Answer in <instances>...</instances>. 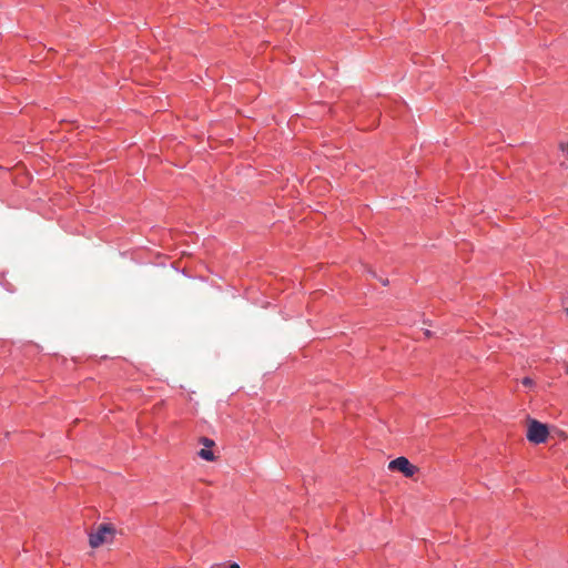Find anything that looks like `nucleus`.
<instances>
[{
	"label": "nucleus",
	"mask_w": 568,
	"mask_h": 568,
	"mask_svg": "<svg viewBox=\"0 0 568 568\" xmlns=\"http://www.w3.org/2000/svg\"><path fill=\"white\" fill-rule=\"evenodd\" d=\"M388 469L392 471H399L407 478H412L418 471V467L413 465L404 456L390 460L388 464Z\"/></svg>",
	"instance_id": "obj_3"
},
{
	"label": "nucleus",
	"mask_w": 568,
	"mask_h": 568,
	"mask_svg": "<svg viewBox=\"0 0 568 568\" xmlns=\"http://www.w3.org/2000/svg\"><path fill=\"white\" fill-rule=\"evenodd\" d=\"M425 335H426L427 337H430V336H432V332H430V331H428V329H426V331H425Z\"/></svg>",
	"instance_id": "obj_8"
},
{
	"label": "nucleus",
	"mask_w": 568,
	"mask_h": 568,
	"mask_svg": "<svg viewBox=\"0 0 568 568\" xmlns=\"http://www.w3.org/2000/svg\"><path fill=\"white\" fill-rule=\"evenodd\" d=\"M549 429L546 424L537 419H529L527 429V439L532 444H542L547 440Z\"/></svg>",
	"instance_id": "obj_2"
},
{
	"label": "nucleus",
	"mask_w": 568,
	"mask_h": 568,
	"mask_svg": "<svg viewBox=\"0 0 568 568\" xmlns=\"http://www.w3.org/2000/svg\"><path fill=\"white\" fill-rule=\"evenodd\" d=\"M566 313L568 314V308H566Z\"/></svg>",
	"instance_id": "obj_9"
},
{
	"label": "nucleus",
	"mask_w": 568,
	"mask_h": 568,
	"mask_svg": "<svg viewBox=\"0 0 568 568\" xmlns=\"http://www.w3.org/2000/svg\"><path fill=\"white\" fill-rule=\"evenodd\" d=\"M200 443L203 444L205 447H212L214 446V442L213 439L209 438V437H201L200 438Z\"/></svg>",
	"instance_id": "obj_5"
},
{
	"label": "nucleus",
	"mask_w": 568,
	"mask_h": 568,
	"mask_svg": "<svg viewBox=\"0 0 568 568\" xmlns=\"http://www.w3.org/2000/svg\"><path fill=\"white\" fill-rule=\"evenodd\" d=\"M199 456L207 462H213L215 459L214 453L211 449L202 448L199 452Z\"/></svg>",
	"instance_id": "obj_4"
},
{
	"label": "nucleus",
	"mask_w": 568,
	"mask_h": 568,
	"mask_svg": "<svg viewBox=\"0 0 568 568\" xmlns=\"http://www.w3.org/2000/svg\"><path fill=\"white\" fill-rule=\"evenodd\" d=\"M229 568H241V567H240V565H239V564L233 562V564H231V565H230V567H229Z\"/></svg>",
	"instance_id": "obj_7"
},
{
	"label": "nucleus",
	"mask_w": 568,
	"mask_h": 568,
	"mask_svg": "<svg viewBox=\"0 0 568 568\" xmlns=\"http://www.w3.org/2000/svg\"><path fill=\"white\" fill-rule=\"evenodd\" d=\"M115 535V528L112 524H101L97 530L89 535V545L98 548L103 544L112 542Z\"/></svg>",
	"instance_id": "obj_1"
},
{
	"label": "nucleus",
	"mask_w": 568,
	"mask_h": 568,
	"mask_svg": "<svg viewBox=\"0 0 568 568\" xmlns=\"http://www.w3.org/2000/svg\"><path fill=\"white\" fill-rule=\"evenodd\" d=\"M521 384H523L524 386H526V387H531V386H534V385H535V382H534V379H532V378H530V377L526 376V377H524V378L521 379Z\"/></svg>",
	"instance_id": "obj_6"
}]
</instances>
